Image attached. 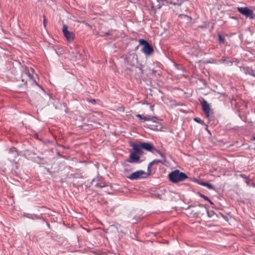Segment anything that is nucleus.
Returning a JSON list of instances; mask_svg holds the SVG:
<instances>
[{"instance_id": "1", "label": "nucleus", "mask_w": 255, "mask_h": 255, "mask_svg": "<svg viewBox=\"0 0 255 255\" xmlns=\"http://www.w3.org/2000/svg\"><path fill=\"white\" fill-rule=\"evenodd\" d=\"M168 177L170 181L174 183L183 181L188 178L186 173L180 172L178 169L170 173L168 175Z\"/></svg>"}, {"instance_id": "2", "label": "nucleus", "mask_w": 255, "mask_h": 255, "mask_svg": "<svg viewBox=\"0 0 255 255\" xmlns=\"http://www.w3.org/2000/svg\"><path fill=\"white\" fill-rule=\"evenodd\" d=\"M150 175V172H145L140 170L133 172L130 175L127 176V178L130 180H138L141 178H146Z\"/></svg>"}, {"instance_id": "3", "label": "nucleus", "mask_w": 255, "mask_h": 255, "mask_svg": "<svg viewBox=\"0 0 255 255\" xmlns=\"http://www.w3.org/2000/svg\"><path fill=\"white\" fill-rule=\"evenodd\" d=\"M33 72V69L31 68L30 70L25 69V70L22 73L21 75L22 81L26 83L28 80H31L32 84L35 83L36 85L38 86L36 81L35 80H33V75L31 72Z\"/></svg>"}, {"instance_id": "4", "label": "nucleus", "mask_w": 255, "mask_h": 255, "mask_svg": "<svg viewBox=\"0 0 255 255\" xmlns=\"http://www.w3.org/2000/svg\"><path fill=\"white\" fill-rule=\"evenodd\" d=\"M238 11L246 17H249L250 19H255V15L253 11L249 8L248 7H238Z\"/></svg>"}, {"instance_id": "5", "label": "nucleus", "mask_w": 255, "mask_h": 255, "mask_svg": "<svg viewBox=\"0 0 255 255\" xmlns=\"http://www.w3.org/2000/svg\"><path fill=\"white\" fill-rule=\"evenodd\" d=\"M125 60L128 64L134 66L138 63L137 55L135 53H132L127 57Z\"/></svg>"}, {"instance_id": "6", "label": "nucleus", "mask_w": 255, "mask_h": 255, "mask_svg": "<svg viewBox=\"0 0 255 255\" xmlns=\"http://www.w3.org/2000/svg\"><path fill=\"white\" fill-rule=\"evenodd\" d=\"M62 31L64 35L69 42H72L75 38V34L73 32L68 30V27L66 24L63 25Z\"/></svg>"}, {"instance_id": "7", "label": "nucleus", "mask_w": 255, "mask_h": 255, "mask_svg": "<svg viewBox=\"0 0 255 255\" xmlns=\"http://www.w3.org/2000/svg\"><path fill=\"white\" fill-rule=\"evenodd\" d=\"M202 110L204 111L206 117L208 118L210 117V107L209 103L205 100L201 102Z\"/></svg>"}, {"instance_id": "8", "label": "nucleus", "mask_w": 255, "mask_h": 255, "mask_svg": "<svg viewBox=\"0 0 255 255\" xmlns=\"http://www.w3.org/2000/svg\"><path fill=\"white\" fill-rule=\"evenodd\" d=\"M126 161L129 163H139L140 162V157L134 152H131L129 156V158Z\"/></svg>"}, {"instance_id": "9", "label": "nucleus", "mask_w": 255, "mask_h": 255, "mask_svg": "<svg viewBox=\"0 0 255 255\" xmlns=\"http://www.w3.org/2000/svg\"><path fill=\"white\" fill-rule=\"evenodd\" d=\"M142 51L145 55L149 56L153 52L154 50L152 46L149 44L143 46Z\"/></svg>"}, {"instance_id": "10", "label": "nucleus", "mask_w": 255, "mask_h": 255, "mask_svg": "<svg viewBox=\"0 0 255 255\" xmlns=\"http://www.w3.org/2000/svg\"><path fill=\"white\" fill-rule=\"evenodd\" d=\"M141 146L142 147V148L148 151H152L153 152L154 151L155 149L152 144L148 142L141 143Z\"/></svg>"}, {"instance_id": "11", "label": "nucleus", "mask_w": 255, "mask_h": 255, "mask_svg": "<svg viewBox=\"0 0 255 255\" xmlns=\"http://www.w3.org/2000/svg\"><path fill=\"white\" fill-rule=\"evenodd\" d=\"M91 184L94 187L102 188L106 186L105 184L98 179H94L91 182Z\"/></svg>"}, {"instance_id": "12", "label": "nucleus", "mask_w": 255, "mask_h": 255, "mask_svg": "<svg viewBox=\"0 0 255 255\" xmlns=\"http://www.w3.org/2000/svg\"><path fill=\"white\" fill-rule=\"evenodd\" d=\"M132 146L134 150V152L138 153L140 155L142 154L143 153L142 150V147L141 146V143L140 144L134 143L132 145Z\"/></svg>"}, {"instance_id": "13", "label": "nucleus", "mask_w": 255, "mask_h": 255, "mask_svg": "<svg viewBox=\"0 0 255 255\" xmlns=\"http://www.w3.org/2000/svg\"><path fill=\"white\" fill-rule=\"evenodd\" d=\"M242 71L245 74H249L251 76H255V71L249 67H243L242 68Z\"/></svg>"}, {"instance_id": "14", "label": "nucleus", "mask_w": 255, "mask_h": 255, "mask_svg": "<svg viewBox=\"0 0 255 255\" xmlns=\"http://www.w3.org/2000/svg\"><path fill=\"white\" fill-rule=\"evenodd\" d=\"M23 216L24 217H26L27 218H29L32 220H36V219H40V217L36 215L35 214H31L29 213H25L23 215Z\"/></svg>"}, {"instance_id": "15", "label": "nucleus", "mask_w": 255, "mask_h": 255, "mask_svg": "<svg viewBox=\"0 0 255 255\" xmlns=\"http://www.w3.org/2000/svg\"><path fill=\"white\" fill-rule=\"evenodd\" d=\"M198 183H199V184H200L202 186H203L207 187L210 189H212V190L214 189L213 186L210 183H209L207 182H202V181H198Z\"/></svg>"}, {"instance_id": "16", "label": "nucleus", "mask_w": 255, "mask_h": 255, "mask_svg": "<svg viewBox=\"0 0 255 255\" xmlns=\"http://www.w3.org/2000/svg\"><path fill=\"white\" fill-rule=\"evenodd\" d=\"M136 117L140 118L141 120H144V121H149L151 120V117L150 116H144L143 115L137 114L136 115Z\"/></svg>"}, {"instance_id": "17", "label": "nucleus", "mask_w": 255, "mask_h": 255, "mask_svg": "<svg viewBox=\"0 0 255 255\" xmlns=\"http://www.w3.org/2000/svg\"><path fill=\"white\" fill-rule=\"evenodd\" d=\"M156 163H162V161L159 159H155V160H153L151 162H150L148 165V168H147V170H148V172H150V173L151 172L150 170L151 166L153 164Z\"/></svg>"}, {"instance_id": "18", "label": "nucleus", "mask_w": 255, "mask_h": 255, "mask_svg": "<svg viewBox=\"0 0 255 255\" xmlns=\"http://www.w3.org/2000/svg\"><path fill=\"white\" fill-rule=\"evenodd\" d=\"M199 196H200L201 197L203 198V199H204L205 200L209 201V203H210L211 204H213V203L212 202V201H211V200L209 199V198L207 196H205V195L202 194H201V193H199Z\"/></svg>"}, {"instance_id": "19", "label": "nucleus", "mask_w": 255, "mask_h": 255, "mask_svg": "<svg viewBox=\"0 0 255 255\" xmlns=\"http://www.w3.org/2000/svg\"><path fill=\"white\" fill-rule=\"evenodd\" d=\"M139 42V44L141 45H143V46H145V45L149 44L146 40L144 39H140Z\"/></svg>"}, {"instance_id": "20", "label": "nucleus", "mask_w": 255, "mask_h": 255, "mask_svg": "<svg viewBox=\"0 0 255 255\" xmlns=\"http://www.w3.org/2000/svg\"><path fill=\"white\" fill-rule=\"evenodd\" d=\"M154 152H156V153L159 154L160 156L162 158H165L166 156V154L165 153L161 152L159 150L157 149L156 148L155 149Z\"/></svg>"}, {"instance_id": "21", "label": "nucleus", "mask_w": 255, "mask_h": 255, "mask_svg": "<svg viewBox=\"0 0 255 255\" xmlns=\"http://www.w3.org/2000/svg\"><path fill=\"white\" fill-rule=\"evenodd\" d=\"M219 41L220 43H224L225 40L224 37H223L221 34H218Z\"/></svg>"}, {"instance_id": "22", "label": "nucleus", "mask_w": 255, "mask_h": 255, "mask_svg": "<svg viewBox=\"0 0 255 255\" xmlns=\"http://www.w3.org/2000/svg\"><path fill=\"white\" fill-rule=\"evenodd\" d=\"M194 121L196 122L197 123L203 125L204 124V122L202 121L199 118H195L194 119Z\"/></svg>"}, {"instance_id": "23", "label": "nucleus", "mask_w": 255, "mask_h": 255, "mask_svg": "<svg viewBox=\"0 0 255 255\" xmlns=\"http://www.w3.org/2000/svg\"><path fill=\"white\" fill-rule=\"evenodd\" d=\"M240 176L246 179L245 181L246 183H248V178L247 177V176H246L244 174H241Z\"/></svg>"}, {"instance_id": "24", "label": "nucleus", "mask_w": 255, "mask_h": 255, "mask_svg": "<svg viewBox=\"0 0 255 255\" xmlns=\"http://www.w3.org/2000/svg\"><path fill=\"white\" fill-rule=\"evenodd\" d=\"M198 206L200 207H204L205 208H206V207H205V205H204V204H199L198 205Z\"/></svg>"}, {"instance_id": "25", "label": "nucleus", "mask_w": 255, "mask_h": 255, "mask_svg": "<svg viewBox=\"0 0 255 255\" xmlns=\"http://www.w3.org/2000/svg\"><path fill=\"white\" fill-rule=\"evenodd\" d=\"M110 34H111V33H110V31H108V32L105 33L106 35H109Z\"/></svg>"}, {"instance_id": "26", "label": "nucleus", "mask_w": 255, "mask_h": 255, "mask_svg": "<svg viewBox=\"0 0 255 255\" xmlns=\"http://www.w3.org/2000/svg\"><path fill=\"white\" fill-rule=\"evenodd\" d=\"M91 102L93 103V104H95L96 103V101L95 99H93L92 100V101Z\"/></svg>"}, {"instance_id": "27", "label": "nucleus", "mask_w": 255, "mask_h": 255, "mask_svg": "<svg viewBox=\"0 0 255 255\" xmlns=\"http://www.w3.org/2000/svg\"><path fill=\"white\" fill-rule=\"evenodd\" d=\"M252 140H255V135L253 136L251 138Z\"/></svg>"}, {"instance_id": "28", "label": "nucleus", "mask_w": 255, "mask_h": 255, "mask_svg": "<svg viewBox=\"0 0 255 255\" xmlns=\"http://www.w3.org/2000/svg\"><path fill=\"white\" fill-rule=\"evenodd\" d=\"M45 23H46L45 19H44V21H43V24H44V26H46Z\"/></svg>"}, {"instance_id": "29", "label": "nucleus", "mask_w": 255, "mask_h": 255, "mask_svg": "<svg viewBox=\"0 0 255 255\" xmlns=\"http://www.w3.org/2000/svg\"><path fill=\"white\" fill-rule=\"evenodd\" d=\"M195 205H191L189 207H195Z\"/></svg>"}, {"instance_id": "30", "label": "nucleus", "mask_w": 255, "mask_h": 255, "mask_svg": "<svg viewBox=\"0 0 255 255\" xmlns=\"http://www.w3.org/2000/svg\"><path fill=\"white\" fill-rule=\"evenodd\" d=\"M200 27H201V28H203V27H204L203 26H200Z\"/></svg>"}, {"instance_id": "31", "label": "nucleus", "mask_w": 255, "mask_h": 255, "mask_svg": "<svg viewBox=\"0 0 255 255\" xmlns=\"http://www.w3.org/2000/svg\"><path fill=\"white\" fill-rule=\"evenodd\" d=\"M253 76L255 77V76Z\"/></svg>"}]
</instances>
